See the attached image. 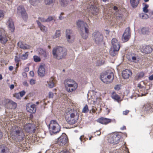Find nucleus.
Returning <instances> with one entry per match:
<instances>
[{
    "mask_svg": "<svg viewBox=\"0 0 153 153\" xmlns=\"http://www.w3.org/2000/svg\"><path fill=\"white\" fill-rule=\"evenodd\" d=\"M66 37L67 41L69 42H72L74 38L72 31L70 30H67L66 31Z\"/></svg>",
    "mask_w": 153,
    "mask_h": 153,
    "instance_id": "obj_14",
    "label": "nucleus"
},
{
    "mask_svg": "<svg viewBox=\"0 0 153 153\" xmlns=\"http://www.w3.org/2000/svg\"><path fill=\"white\" fill-rule=\"evenodd\" d=\"M140 16L143 19H146L149 18V16L146 14L141 13L140 14Z\"/></svg>",
    "mask_w": 153,
    "mask_h": 153,
    "instance_id": "obj_49",
    "label": "nucleus"
},
{
    "mask_svg": "<svg viewBox=\"0 0 153 153\" xmlns=\"http://www.w3.org/2000/svg\"><path fill=\"white\" fill-rule=\"evenodd\" d=\"M17 13L20 14L23 19L26 20L27 18V16L26 12L24 9L23 7L22 6H19L17 9Z\"/></svg>",
    "mask_w": 153,
    "mask_h": 153,
    "instance_id": "obj_11",
    "label": "nucleus"
},
{
    "mask_svg": "<svg viewBox=\"0 0 153 153\" xmlns=\"http://www.w3.org/2000/svg\"><path fill=\"white\" fill-rule=\"evenodd\" d=\"M148 5L145 4L144 7L143 8V11L145 13H148L149 11V10L148 9Z\"/></svg>",
    "mask_w": 153,
    "mask_h": 153,
    "instance_id": "obj_47",
    "label": "nucleus"
},
{
    "mask_svg": "<svg viewBox=\"0 0 153 153\" xmlns=\"http://www.w3.org/2000/svg\"><path fill=\"white\" fill-rule=\"evenodd\" d=\"M21 97H22L25 94V92L23 91L20 92L19 93Z\"/></svg>",
    "mask_w": 153,
    "mask_h": 153,
    "instance_id": "obj_52",
    "label": "nucleus"
},
{
    "mask_svg": "<svg viewBox=\"0 0 153 153\" xmlns=\"http://www.w3.org/2000/svg\"><path fill=\"white\" fill-rule=\"evenodd\" d=\"M133 2H134V5H133L131 3V4L132 6L133 7H135L137 6L138 4H135V1L134 0Z\"/></svg>",
    "mask_w": 153,
    "mask_h": 153,
    "instance_id": "obj_58",
    "label": "nucleus"
},
{
    "mask_svg": "<svg viewBox=\"0 0 153 153\" xmlns=\"http://www.w3.org/2000/svg\"><path fill=\"white\" fill-rule=\"evenodd\" d=\"M149 79L150 80H153V74L150 76L149 77Z\"/></svg>",
    "mask_w": 153,
    "mask_h": 153,
    "instance_id": "obj_63",
    "label": "nucleus"
},
{
    "mask_svg": "<svg viewBox=\"0 0 153 153\" xmlns=\"http://www.w3.org/2000/svg\"><path fill=\"white\" fill-rule=\"evenodd\" d=\"M131 72L128 69H126L123 71L122 75L124 79H127L131 75Z\"/></svg>",
    "mask_w": 153,
    "mask_h": 153,
    "instance_id": "obj_24",
    "label": "nucleus"
},
{
    "mask_svg": "<svg viewBox=\"0 0 153 153\" xmlns=\"http://www.w3.org/2000/svg\"><path fill=\"white\" fill-rule=\"evenodd\" d=\"M80 30L81 36L84 39H86L88 35V27L82 28Z\"/></svg>",
    "mask_w": 153,
    "mask_h": 153,
    "instance_id": "obj_18",
    "label": "nucleus"
},
{
    "mask_svg": "<svg viewBox=\"0 0 153 153\" xmlns=\"http://www.w3.org/2000/svg\"><path fill=\"white\" fill-rule=\"evenodd\" d=\"M46 22H49L52 21H53L54 22H55L56 21V18L54 16H48V18L46 19Z\"/></svg>",
    "mask_w": 153,
    "mask_h": 153,
    "instance_id": "obj_42",
    "label": "nucleus"
},
{
    "mask_svg": "<svg viewBox=\"0 0 153 153\" xmlns=\"http://www.w3.org/2000/svg\"><path fill=\"white\" fill-rule=\"evenodd\" d=\"M93 36L95 43L97 45H100L103 43V36L100 32H94Z\"/></svg>",
    "mask_w": 153,
    "mask_h": 153,
    "instance_id": "obj_8",
    "label": "nucleus"
},
{
    "mask_svg": "<svg viewBox=\"0 0 153 153\" xmlns=\"http://www.w3.org/2000/svg\"><path fill=\"white\" fill-rule=\"evenodd\" d=\"M35 83L36 81L35 80L33 79H31L30 81V83L31 85H33L35 84Z\"/></svg>",
    "mask_w": 153,
    "mask_h": 153,
    "instance_id": "obj_50",
    "label": "nucleus"
},
{
    "mask_svg": "<svg viewBox=\"0 0 153 153\" xmlns=\"http://www.w3.org/2000/svg\"><path fill=\"white\" fill-rule=\"evenodd\" d=\"M8 149L4 145L0 146V153H8Z\"/></svg>",
    "mask_w": 153,
    "mask_h": 153,
    "instance_id": "obj_32",
    "label": "nucleus"
},
{
    "mask_svg": "<svg viewBox=\"0 0 153 153\" xmlns=\"http://www.w3.org/2000/svg\"><path fill=\"white\" fill-rule=\"evenodd\" d=\"M77 26L79 28V30L85 27H88L87 25L83 21L79 20L76 22Z\"/></svg>",
    "mask_w": 153,
    "mask_h": 153,
    "instance_id": "obj_25",
    "label": "nucleus"
},
{
    "mask_svg": "<svg viewBox=\"0 0 153 153\" xmlns=\"http://www.w3.org/2000/svg\"><path fill=\"white\" fill-rule=\"evenodd\" d=\"M100 78L104 83L108 84L113 80L114 74L112 72L108 70L101 75Z\"/></svg>",
    "mask_w": 153,
    "mask_h": 153,
    "instance_id": "obj_4",
    "label": "nucleus"
},
{
    "mask_svg": "<svg viewBox=\"0 0 153 153\" xmlns=\"http://www.w3.org/2000/svg\"><path fill=\"white\" fill-rule=\"evenodd\" d=\"M127 58L131 62H137V56L135 55L132 54L128 56Z\"/></svg>",
    "mask_w": 153,
    "mask_h": 153,
    "instance_id": "obj_31",
    "label": "nucleus"
},
{
    "mask_svg": "<svg viewBox=\"0 0 153 153\" xmlns=\"http://www.w3.org/2000/svg\"><path fill=\"white\" fill-rule=\"evenodd\" d=\"M18 45L19 47L23 49H28L30 47V46L21 42H18Z\"/></svg>",
    "mask_w": 153,
    "mask_h": 153,
    "instance_id": "obj_28",
    "label": "nucleus"
},
{
    "mask_svg": "<svg viewBox=\"0 0 153 153\" xmlns=\"http://www.w3.org/2000/svg\"><path fill=\"white\" fill-rule=\"evenodd\" d=\"M13 96L17 99H19L20 98V96L19 93H16Z\"/></svg>",
    "mask_w": 153,
    "mask_h": 153,
    "instance_id": "obj_51",
    "label": "nucleus"
},
{
    "mask_svg": "<svg viewBox=\"0 0 153 153\" xmlns=\"http://www.w3.org/2000/svg\"><path fill=\"white\" fill-rule=\"evenodd\" d=\"M28 56V52H26L24 54L20 56V58L23 60H25L27 59Z\"/></svg>",
    "mask_w": 153,
    "mask_h": 153,
    "instance_id": "obj_37",
    "label": "nucleus"
},
{
    "mask_svg": "<svg viewBox=\"0 0 153 153\" xmlns=\"http://www.w3.org/2000/svg\"><path fill=\"white\" fill-rule=\"evenodd\" d=\"M7 24L10 30L12 32L14 31L15 27L13 22L11 19L9 18L7 22Z\"/></svg>",
    "mask_w": 153,
    "mask_h": 153,
    "instance_id": "obj_22",
    "label": "nucleus"
},
{
    "mask_svg": "<svg viewBox=\"0 0 153 153\" xmlns=\"http://www.w3.org/2000/svg\"><path fill=\"white\" fill-rule=\"evenodd\" d=\"M120 88V85H117L114 87V89L116 90H119Z\"/></svg>",
    "mask_w": 153,
    "mask_h": 153,
    "instance_id": "obj_55",
    "label": "nucleus"
},
{
    "mask_svg": "<svg viewBox=\"0 0 153 153\" xmlns=\"http://www.w3.org/2000/svg\"><path fill=\"white\" fill-rule=\"evenodd\" d=\"M23 84L25 86L28 87L29 85L27 82L26 81H25L23 83Z\"/></svg>",
    "mask_w": 153,
    "mask_h": 153,
    "instance_id": "obj_57",
    "label": "nucleus"
},
{
    "mask_svg": "<svg viewBox=\"0 0 153 153\" xmlns=\"http://www.w3.org/2000/svg\"><path fill=\"white\" fill-rule=\"evenodd\" d=\"M97 121L102 124H106L111 122V120L109 119L101 117L98 119L97 120Z\"/></svg>",
    "mask_w": 153,
    "mask_h": 153,
    "instance_id": "obj_23",
    "label": "nucleus"
},
{
    "mask_svg": "<svg viewBox=\"0 0 153 153\" xmlns=\"http://www.w3.org/2000/svg\"><path fill=\"white\" fill-rule=\"evenodd\" d=\"M67 50L65 48L61 46H56L52 50L53 57L58 59L64 58L66 55Z\"/></svg>",
    "mask_w": 153,
    "mask_h": 153,
    "instance_id": "obj_2",
    "label": "nucleus"
},
{
    "mask_svg": "<svg viewBox=\"0 0 153 153\" xmlns=\"http://www.w3.org/2000/svg\"><path fill=\"white\" fill-rule=\"evenodd\" d=\"M68 142V139L65 134H63L58 138L56 143L55 144H51V147L55 148L56 146L59 145V146H62L64 145H66Z\"/></svg>",
    "mask_w": 153,
    "mask_h": 153,
    "instance_id": "obj_5",
    "label": "nucleus"
},
{
    "mask_svg": "<svg viewBox=\"0 0 153 153\" xmlns=\"http://www.w3.org/2000/svg\"><path fill=\"white\" fill-rule=\"evenodd\" d=\"M77 83L74 81L66 88L68 92H72L76 89L77 88Z\"/></svg>",
    "mask_w": 153,
    "mask_h": 153,
    "instance_id": "obj_19",
    "label": "nucleus"
},
{
    "mask_svg": "<svg viewBox=\"0 0 153 153\" xmlns=\"http://www.w3.org/2000/svg\"><path fill=\"white\" fill-rule=\"evenodd\" d=\"M49 128L51 134L56 133L60 130V126L56 121L51 120L49 125Z\"/></svg>",
    "mask_w": 153,
    "mask_h": 153,
    "instance_id": "obj_6",
    "label": "nucleus"
},
{
    "mask_svg": "<svg viewBox=\"0 0 153 153\" xmlns=\"http://www.w3.org/2000/svg\"><path fill=\"white\" fill-rule=\"evenodd\" d=\"M25 130L29 133L34 132L36 130V127L34 125L30 123L26 124L24 126Z\"/></svg>",
    "mask_w": 153,
    "mask_h": 153,
    "instance_id": "obj_13",
    "label": "nucleus"
},
{
    "mask_svg": "<svg viewBox=\"0 0 153 153\" xmlns=\"http://www.w3.org/2000/svg\"><path fill=\"white\" fill-rule=\"evenodd\" d=\"M7 39L6 36V33L4 30L2 28H0V42L2 44H5L7 41Z\"/></svg>",
    "mask_w": 153,
    "mask_h": 153,
    "instance_id": "obj_12",
    "label": "nucleus"
},
{
    "mask_svg": "<svg viewBox=\"0 0 153 153\" xmlns=\"http://www.w3.org/2000/svg\"><path fill=\"white\" fill-rule=\"evenodd\" d=\"M45 65L44 64L40 65L38 68L37 71V73L39 76L43 77L45 74Z\"/></svg>",
    "mask_w": 153,
    "mask_h": 153,
    "instance_id": "obj_15",
    "label": "nucleus"
},
{
    "mask_svg": "<svg viewBox=\"0 0 153 153\" xmlns=\"http://www.w3.org/2000/svg\"><path fill=\"white\" fill-rule=\"evenodd\" d=\"M86 7L87 9H89V11L92 14L94 15H96L99 12V10L97 7L94 6V2H91L90 1H88L86 3Z\"/></svg>",
    "mask_w": 153,
    "mask_h": 153,
    "instance_id": "obj_7",
    "label": "nucleus"
},
{
    "mask_svg": "<svg viewBox=\"0 0 153 153\" xmlns=\"http://www.w3.org/2000/svg\"><path fill=\"white\" fill-rule=\"evenodd\" d=\"M131 36V32L129 27H127L123 35L122 40L123 42L127 41Z\"/></svg>",
    "mask_w": 153,
    "mask_h": 153,
    "instance_id": "obj_10",
    "label": "nucleus"
},
{
    "mask_svg": "<svg viewBox=\"0 0 153 153\" xmlns=\"http://www.w3.org/2000/svg\"><path fill=\"white\" fill-rule=\"evenodd\" d=\"M37 24L38 27L40 28V30L42 31L45 33L47 32L48 30L47 27L42 25L41 22L37 21Z\"/></svg>",
    "mask_w": 153,
    "mask_h": 153,
    "instance_id": "obj_27",
    "label": "nucleus"
},
{
    "mask_svg": "<svg viewBox=\"0 0 153 153\" xmlns=\"http://www.w3.org/2000/svg\"><path fill=\"white\" fill-rule=\"evenodd\" d=\"M140 50L141 52L148 54L149 53L152 52V49L151 47L148 45L140 47Z\"/></svg>",
    "mask_w": 153,
    "mask_h": 153,
    "instance_id": "obj_16",
    "label": "nucleus"
},
{
    "mask_svg": "<svg viewBox=\"0 0 153 153\" xmlns=\"http://www.w3.org/2000/svg\"><path fill=\"white\" fill-rule=\"evenodd\" d=\"M144 75L145 74L143 72L138 73L136 76V78L137 79H140L143 77Z\"/></svg>",
    "mask_w": 153,
    "mask_h": 153,
    "instance_id": "obj_41",
    "label": "nucleus"
},
{
    "mask_svg": "<svg viewBox=\"0 0 153 153\" xmlns=\"http://www.w3.org/2000/svg\"><path fill=\"white\" fill-rule=\"evenodd\" d=\"M26 109L28 112L30 113H34L36 111V105L31 103L27 104V105Z\"/></svg>",
    "mask_w": 153,
    "mask_h": 153,
    "instance_id": "obj_20",
    "label": "nucleus"
},
{
    "mask_svg": "<svg viewBox=\"0 0 153 153\" xmlns=\"http://www.w3.org/2000/svg\"><path fill=\"white\" fill-rule=\"evenodd\" d=\"M40 0H29V2L33 6L37 5L39 2Z\"/></svg>",
    "mask_w": 153,
    "mask_h": 153,
    "instance_id": "obj_43",
    "label": "nucleus"
},
{
    "mask_svg": "<svg viewBox=\"0 0 153 153\" xmlns=\"http://www.w3.org/2000/svg\"><path fill=\"white\" fill-rule=\"evenodd\" d=\"M111 97L113 99L117 101L120 99V97L114 92H113L112 93Z\"/></svg>",
    "mask_w": 153,
    "mask_h": 153,
    "instance_id": "obj_40",
    "label": "nucleus"
},
{
    "mask_svg": "<svg viewBox=\"0 0 153 153\" xmlns=\"http://www.w3.org/2000/svg\"><path fill=\"white\" fill-rule=\"evenodd\" d=\"M89 110L87 105H86L82 109V112L84 113H86L88 112Z\"/></svg>",
    "mask_w": 153,
    "mask_h": 153,
    "instance_id": "obj_48",
    "label": "nucleus"
},
{
    "mask_svg": "<svg viewBox=\"0 0 153 153\" xmlns=\"http://www.w3.org/2000/svg\"><path fill=\"white\" fill-rule=\"evenodd\" d=\"M152 107L150 103H147L144 104L143 108L144 110L148 111Z\"/></svg>",
    "mask_w": 153,
    "mask_h": 153,
    "instance_id": "obj_39",
    "label": "nucleus"
},
{
    "mask_svg": "<svg viewBox=\"0 0 153 153\" xmlns=\"http://www.w3.org/2000/svg\"><path fill=\"white\" fill-rule=\"evenodd\" d=\"M4 16V13L1 10H0V18L3 17Z\"/></svg>",
    "mask_w": 153,
    "mask_h": 153,
    "instance_id": "obj_60",
    "label": "nucleus"
},
{
    "mask_svg": "<svg viewBox=\"0 0 153 153\" xmlns=\"http://www.w3.org/2000/svg\"><path fill=\"white\" fill-rule=\"evenodd\" d=\"M121 136L116 134H112L111 135L108 139V142L110 143L117 144L120 140Z\"/></svg>",
    "mask_w": 153,
    "mask_h": 153,
    "instance_id": "obj_9",
    "label": "nucleus"
},
{
    "mask_svg": "<svg viewBox=\"0 0 153 153\" xmlns=\"http://www.w3.org/2000/svg\"><path fill=\"white\" fill-rule=\"evenodd\" d=\"M74 81V80L68 78L65 79L64 82L65 88L68 87Z\"/></svg>",
    "mask_w": 153,
    "mask_h": 153,
    "instance_id": "obj_30",
    "label": "nucleus"
},
{
    "mask_svg": "<svg viewBox=\"0 0 153 153\" xmlns=\"http://www.w3.org/2000/svg\"><path fill=\"white\" fill-rule=\"evenodd\" d=\"M54 0H44V2L46 5H50L52 4Z\"/></svg>",
    "mask_w": 153,
    "mask_h": 153,
    "instance_id": "obj_46",
    "label": "nucleus"
},
{
    "mask_svg": "<svg viewBox=\"0 0 153 153\" xmlns=\"http://www.w3.org/2000/svg\"><path fill=\"white\" fill-rule=\"evenodd\" d=\"M38 53L42 57L46 58L47 56L48 53L46 51L40 48L38 50Z\"/></svg>",
    "mask_w": 153,
    "mask_h": 153,
    "instance_id": "obj_29",
    "label": "nucleus"
},
{
    "mask_svg": "<svg viewBox=\"0 0 153 153\" xmlns=\"http://www.w3.org/2000/svg\"><path fill=\"white\" fill-rule=\"evenodd\" d=\"M5 101L6 103H8L10 105H11L13 106V108H15L17 106L16 104L14 102L12 101V100L9 99H6Z\"/></svg>",
    "mask_w": 153,
    "mask_h": 153,
    "instance_id": "obj_35",
    "label": "nucleus"
},
{
    "mask_svg": "<svg viewBox=\"0 0 153 153\" xmlns=\"http://www.w3.org/2000/svg\"><path fill=\"white\" fill-rule=\"evenodd\" d=\"M64 13H61L59 18L60 20H62L64 18V17L62 16V15H63Z\"/></svg>",
    "mask_w": 153,
    "mask_h": 153,
    "instance_id": "obj_54",
    "label": "nucleus"
},
{
    "mask_svg": "<svg viewBox=\"0 0 153 153\" xmlns=\"http://www.w3.org/2000/svg\"><path fill=\"white\" fill-rule=\"evenodd\" d=\"M149 29L148 28H143L141 30V33L143 35L148 34L149 33Z\"/></svg>",
    "mask_w": 153,
    "mask_h": 153,
    "instance_id": "obj_34",
    "label": "nucleus"
},
{
    "mask_svg": "<svg viewBox=\"0 0 153 153\" xmlns=\"http://www.w3.org/2000/svg\"><path fill=\"white\" fill-rule=\"evenodd\" d=\"M97 109H95L94 108H92L91 109L92 111V113H94L96 112V110Z\"/></svg>",
    "mask_w": 153,
    "mask_h": 153,
    "instance_id": "obj_64",
    "label": "nucleus"
},
{
    "mask_svg": "<svg viewBox=\"0 0 153 153\" xmlns=\"http://www.w3.org/2000/svg\"><path fill=\"white\" fill-rule=\"evenodd\" d=\"M30 76H33L34 75V73L33 71H31L30 72Z\"/></svg>",
    "mask_w": 153,
    "mask_h": 153,
    "instance_id": "obj_62",
    "label": "nucleus"
},
{
    "mask_svg": "<svg viewBox=\"0 0 153 153\" xmlns=\"http://www.w3.org/2000/svg\"><path fill=\"white\" fill-rule=\"evenodd\" d=\"M116 48L111 47L110 51V54L112 56H115L117 54V51L119 50L116 49Z\"/></svg>",
    "mask_w": 153,
    "mask_h": 153,
    "instance_id": "obj_33",
    "label": "nucleus"
},
{
    "mask_svg": "<svg viewBox=\"0 0 153 153\" xmlns=\"http://www.w3.org/2000/svg\"><path fill=\"white\" fill-rule=\"evenodd\" d=\"M65 117L68 123L69 124L72 125L77 122L79 115L76 110L68 108L65 111Z\"/></svg>",
    "mask_w": 153,
    "mask_h": 153,
    "instance_id": "obj_1",
    "label": "nucleus"
},
{
    "mask_svg": "<svg viewBox=\"0 0 153 153\" xmlns=\"http://www.w3.org/2000/svg\"><path fill=\"white\" fill-rule=\"evenodd\" d=\"M129 111L128 110H126L123 112V114L124 115H127L129 112Z\"/></svg>",
    "mask_w": 153,
    "mask_h": 153,
    "instance_id": "obj_59",
    "label": "nucleus"
},
{
    "mask_svg": "<svg viewBox=\"0 0 153 153\" xmlns=\"http://www.w3.org/2000/svg\"><path fill=\"white\" fill-rule=\"evenodd\" d=\"M21 131V129L17 126H13L10 130V134L12 138L13 139L18 138L20 140H22V137Z\"/></svg>",
    "mask_w": 153,
    "mask_h": 153,
    "instance_id": "obj_3",
    "label": "nucleus"
},
{
    "mask_svg": "<svg viewBox=\"0 0 153 153\" xmlns=\"http://www.w3.org/2000/svg\"><path fill=\"white\" fill-rule=\"evenodd\" d=\"M46 19H45L44 17H39L38 19L36 21V22L37 23V22L38 21L39 22H46Z\"/></svg>",
    "mask_w": 153,
    "mask_h": 153,
    "instance_id": "obj_45",
    "label": "nucleus"
},
{
    "mask_svg": "<svg viewBox=\"0 0 153 153\" xmlns=\"http://www.w3.org/2000/svg\"><path fill=\"white\" fill-rule=\"evenodd\" d=\"M111 47L116 48L117 50H119L120 45L119 42L115 38H113L111 40Z\"/></svg>",
    "mask_w": 153,
    "mask_h": 153,
    "instance_id": "obj_21",
    "label": "nucleus"
},
{
    "mask_svg": "<svg viewBox=\"0 0 153 153\" xmlns=\"http://www.w3.org/2000/svg\"><path fill=\"white\" fill-rule=\"evenodd\" d=\"M113 10L114 13V17L117 20H121L122 18L123 15L121 13V12L118 10L117 7L116 6H114V7Z\"/></svg>",
    "mask_w": 153,
    "mask_h": 153,
    "instance_id": "obj_17",
    "label": "nucleus"
},
{
    "mask_svg": "<svg viewBox=\"0 0 153 153\" xmlns=\"http://www.w3.org/2000/svg\"><path fill=\"white\" fill-rule=\"evenodd\" d=\"M48 86L50 88H52L53 87L55 83V81L53 77H51L47 82Z\"/></svg>",
    "mask_w": 153,
    "mask_h": 153,
    "instance_id": "obj_26",
    "label": "nucleus"
},
{
    "mask_svg": "<svg viewBox=\"0 0 153 153\" xmlns=\"http://www.w3.org/2000/svg\"><path fill=\"white\" fill-rule=\"evenodd\" d=\"M53 96V94L51 92H50L49 94V97L50 98H52Z\"/></svg>",
    "mask_w": 153,
    "mask_h": 153,
    "instance_id": "obj_56",
    "label": "nucleus"
},
{
    "mask_svg": "<svg viewBox=\"0 0 153 153\" xmlns=\"http://www.w3.org/2000/svg\"><path fill=\"white\" fill-rule=\"evenodd\" d=\"M61 33L60 31L59 30H56V31L55 34L53 36L52 38L53 39H56L59 38L60 36Z\"/></svg>",
    "mask_w": 153,
    "mask_h": 153,
    "instance_id": "obj_38",
    "label": "nucleus"
},
{
    "mask_svg": "<svg viewBox=\"0 0 153 153\" xmlns=\"http://www.w3.org/2000/svg\"><path fill=\"white\" fill-rule=\"evenodd\" d=\"M72 0H59L60 4L62 6L64 7L66 6L70 1Z\"/></svg>",
    "mask_w": 153,
    "mask_h": 153,
    "instance_id": "obj_36",
    "label": "nucleus"
},
{
    "mask_svg": "<svg viewBox=\"0 0 153 153\" xmlns=\"http://www.w3.org/2000/svg\"><path fill=\"white\" fill-rule=\"evenodd\" d=\"M15 61L16 62H18L19 61V59L17 56H15Z\"/></svg>",
    "mask_w": 153,
    "mask_h": 153,
    "instance_id": "obj_61",
    "label": "nucleus"
},
{
    "mask_svg": "<svg viewBox=\"0 0 153 153\" xmlns=\"http://www.w3.org/2000/svg\"><path fill=\"white\" fill-rule=\"evenodd\" d=\"M34 61L35 62H39L41 61V59L40 57L36 56L35 55L33 56Z\"/></svg>",
    "mask_w": 153,
    "mask_h": 153,
    "instance_id": "obj_44",
    "label": "nucleus"
},
{
    "mask_svg": "<svg viewBox=\"0 0 153 153\" xmlns=\"http://www.w3.org/2000/svg\"><path fill=\"white\" fill-rule=\"evenodd\" d=\"M79 139L81 142H84L86 140L85 138L84 137V136L83 135L81 136L80 137Z\"/></svg>",
    "mask_w": 153,
    "mask_h": 153,
    "instance_id": "obj_53",
    "label": "nucleus"
}]
</instances>
